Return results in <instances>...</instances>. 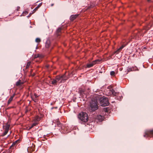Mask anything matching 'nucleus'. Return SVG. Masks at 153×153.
<instances>
[{"instance_id":"obj_1","label":"nucleus","mask_w":153,"mask_h":153,"mask_svg":"<svg viewBox=\"0 0 153 153\" xmlns=\"http://www.w3.org/2000/svg\"><path fill=\"white\" fill-rule=\"evenodd\" d=\"M95 98L97 101L100 102V105L102 106H106L109 105V102L108 99L101 95H95Z\"/></svg>"},{"instance_id":"obj_2","label":"nucleus","mask_w":153,"mask_h":153,"mask_svg":"<svg viewBox=\"0 0 153 153\" xmlns=\"http://www.w3.org/2000/svg\"><path fill=\"white\" fill-rule=\"evenodd\" d=\"M97 102V100H96L95 98V96H94L90 102V109L92 111H94L98 109Z\"/></svg>"},{"instance_id":"obj_3","label":"nucleus","mask_w":153,"mask_h":153,"mask_svg":"<svg viewBox=\"0 0 153 153\" xmlns=\"http://www.w3.org/2000/svg\"><path fill=\"white\" fill-rule=\"evenodd\" d=\"M78 117L81 121L85 123L87 121L88 119L87 114L84 112L80 113Z\"/></svg>"},{"instance_id":"obj_4","label":"nucleus","mask_w":153,"mask_h":153,"mask_svg":"<svg viewBox=\"0 0 153 153\" xmlns=\"http://www.w3.org/2000/svg\"><path fill=\"white\" fill-rule=\"evenodd\" d=\"M106 94L108 96L113 95V96H116L118 94L117 92H115L113 88L111 86H108L106 90Z\"/></svg>"},{"instance_id":"obj_5","label":"nucleus","mask_w":153,"mask_h":153,"mask_svg":"<svg viewBox=\"0 0 153 153\" xmlns=\"http://www.w3.org/2000/svg\"><path fill=\"white\" fill-rule=\"evenodd\" d=\"M65 76V74L62 76L59 75L57 76L56 77V79L57 81L59 83H62L66 80Z\"/></svg>"},{"instance_id":"obj_6","label":"nucleus","mask_w":153,"mask_h":153,"mask_svg":"<svg viewBox=\"0 0 153 153\" xmlns=\"http://www.w3.org/2000/svg\"><path fill=\"white\" fill-rule=\"evenodd\" d=\"M144 137H153V130H146L145 131V134L144 135Z\"/></svg>"},{"instance_id":"obj_7","label":"nucleus","mask_w":153,"mask_h":153,"mask_svg":"<svg viewBox=\"0 0 153 153\" xmlns=\"http://www.w3.org/2000/svg\"><path fill=\"white\" fill-rule=\"evenodd\" d=\"M10 126V125L8 124H7L6 125L4 126L5 131V132L3 134V136L6 135L9 129Z\"/></svg>"},{"instance_id":"obj_8","label":"nucleus","mask_w":153,"mask_h":153,"mask_svg":"<svg viewBox=\"0 0 153 153\" xmlns=\"http://www.w3.org/2000/svg\"><path fill=\"white\" fill-rule=\"evenodd\" d=\"M98 61V60H95L90 63L87 64V67L90 68L92 67L94 65L97 63V62Z\"/></svg>"},{"instance_id":"obj_9","label":"nucleus","mask_w":153,"mask_h":153,"mask_svg":"<svg viewBox=\"0 0 153 153\" xmlns=\"http://www.w3.org/2000/svg\"><path fill=\"white\" fill-rule=\"evenodd\" d=\"M96 119L99 121H101L103 120L104 119V117L100 115H99L97 117Z\"/></svg>"},{"instance_id":"obj_10","label":"nucleus","mask_w":153,"mask_h":153,"mask_svg":"<svg viewBox=\"0 0 153 153\" xmlns=\"http://www.w3.org/2000/svg\"><path fill=\"white\" fill-rule=\"evenodd\" d=\"M125 45H122L117 50L114 52V54L116 53L118 54L120 52L121 50L125 47Z\"/></svg>"},{"instance_id":"obj_11","label":"nucleus","mask_w":153,"mask_h":153,"mask_svg":"<svg viewBox=\"0 0 153 153\" xmlns=\"http://www.w3.org/2000/svg\"><path fill=\"white\" fill-rule=\"evenodd\" d=\"M78 16V15H71L70 17V19L71 21H73Z\"/></svg>"},{"instance_id":"obj_12","label":"nucleus","mask_w":153,"mask_h":153,"mask_svg":"<svg viewBox=\"0 0 153 153\" xmlns=\"http://www.w3.org/2000/svg\"><path fill=\"white\" fill-rule=\"evenodd\" d=\"M42 5V3L39 4L33 10V13H34L35 11L37 10L38 9L39 7Z\"/></svg>"},{"instance_id":"obj_13","label":"nucleus","mask_w":153,"mask_h":153,"mask_svg":"<svg viewBox=\"0 0 153 153\" xmlns=\"http://www.w3.org/2000/svg\"><path fill=\"white\" fill-rule=\"evenodd\" d=\"M118 93V94H117V95L116 96H117L116 97V99L119 100H121L123 97L121 95H120L119 94V93Z\"/></svg>"},{"instance_id":"obj_14","label":"nucleus","mask_w":153,"mask_h":153,"mask_svg":"<svg viewBox=\"0 0 153 153\" xmlns=\"http://www.w3.org/2000/svg\"><path fill=\"white\" fill-rule=\"evenodd\" d=\"M58 82L57 81V80L55 78V79H53L52 80V81H51V83L53 85H55L56 84V83Z\"/></svg>"},{"instance_id":"obj_15","label":"nucleus","mask_w":153,"mask_h":153,"mask_svg":"<svg viewBox=\"0 0 153 153\" xmlns=\"http://www.w3.org/2000/svg\"><path fill=\"white\" fill-rule=\"evenodd\" d=\"M38 57L39 58H41L42 57V56L40 55L39 54H36L34 56V58H36Z\"/></svg>"},{"instance_id":"obj_16","label":"nucleus","mask_w":153,"mask_h":153,"mask_svg":"<svg viewBox=\"0 0 153 153\" xmlns=\"http://www.w3.org/2000/svg\"><path fill=\"white\" fill-rule=\"evenodd\" d=\"M13 96H11L10 97V98H9V100H8V104H9V103H10L11 102V101L13 100Z\"/></svg>"},{"instance_id":"obj_17","label":"nucleus","mask_w":153,"mask_h":153,"mask_svg":"<svg viewBox=\"0 0 153 153\" xmlns=\"http://www.w3.org/2000/svg\"><path fill=\"white\" fill-rule=\"evenodd\" d=\"M32 98L33 99V100L34 101V102H38V100L37 98H34V97H32Z\"/></svg>"},{"instance_id":"obj_18","label":"nucleus","mask_w":153,"mask_h":153,"mask_svg":"<svg viewBox=\"0 0 153 153\" xmlns=\"http://www.w3.org/2000/svg\"><path fill=\"white\" fill-rule=\"evenodd\" d=\"M30 64V62H27V64L26 66V68H27L29 67Z\"/></svg>"},{"instance_id":"obj_19","label":"nucleus","mask_w":153,"mask_h":153,"mask_svg":"<svg viewBox=\"0 0 153 153\" xmlns=\"http://www.w3.org/2000/svg\"><path fill=\"white\" fill-rule=\"evenodd\" d=\"M132 68H129L127 69L128 72H129L131 71H134V69H132Z\"/></svg>"},{"instance_id":"obj_20","label":"nucleus","mask_w":153,"mask_h":153,"mask_svg":"<svg viewBox=\"0 0 153 153\" xmlns=\"http://www.w3.org/2000/svg\"><path fill=\"white\" fill-rule=\"evenodd\" d=\"M41 41L40 39L39 38H37L35 40V41L36 42H39Z\"/></svg>"},{"instance_id":"obj_21","label":"nucleus","mask_w":153,"mask_h":153,"mask_svg":"<svg viewBox=\"0 0 153 153\" xmlns=\"http://www.w3.org/2000/svg\"><path fill=\"white\" fill-rule=\"evenodd\" d=\"M28 13L27 11H25V12H23L22 15L23 16H25L26 15H27V14Z\"/></svg>"},{"instance_id":"obj_22","label":"nucleus","mask_w":153,"mask_h":153,"mask_svg":"<svg viewBox=\"0 0 153 153\" xmlns=\"http://www.w3.org/2000/svg\"><path fill=\"white\" fill-rule=\"evenodd\" d=\"M110 74L111 76H114L115 75V72L114 71H111L110 73Z\"/></svg>"},{"instance_id":"obj_23","label":"nucleus","mask_w":153,"mask_h":153,"mask_svg":"<svg viewBox=\"0 0 153 153\" xmlns=\"http://www.w3.org/2000/svg\"><path fill=\"white\" fill-rule=\"evenodd\" d=\"M16 85L17 86L19 85H20V82L19 81H18L16 83Z\"/></svg>"},{"instance_id":"obj_24","label":"nucleus","mask_w":153,"mask_h":153,"mask_svg":"<svg viewBox=\"0 0 153 153\" xmlns=\"http://www.w3.org/2000/svg\"><path fill=\"white\" fill-rule=\"evenodd\" d=\"M36 125V123H33L32 125L31 126V127H30V128H31L33 127L34 126H35Z\"/></svg>"},{"instance_id":"obj_25","label":"nucleus","mask_w":153,"mask_h":153,"mask_svg":"<svg viewBox=\"0 0 153 153\" xmlns=\"http://www.w3.org/2000/svg\"><path fill=\"white\" fill-rule=\"evenodd\" d=\"M33 97H34V98H37L38 97V96L36 94H34Z\"/></svg>"},{"instance_id":"obj_26","label":"nucleus","mask_w":153,"mask_h":153,"mask_svg":"<svg viewBox=\"0 0 153 153\" xmlns=\"http://www.w3.org/2000/svg\"><path fill=\"white\" fill-rule=\"evenodd\" d=\"M132 69H134V71L136 70L137 69V67H132Z\"/></svg>"},{"instance_id":"obj_27","label":"nucleus","mask_w":153,"mask_h":153,"mask_svg":"<svg viewBox=\"0 0 153 153\" xmlns=\"http://www.w3.org/2000/svg\"><path fill=\"white\" fill-rule=\"evenodd\" d=\"M61 30V29L60 28H59L57 30V31L58 32H59Z\"/></svg>"},{"instance_id":"obj_28","label":"nucleus","mask_w":153,"mask_h":153,"mask_svg":"<svg viewBox=\"0 0 153 153\" xmlns=\"http://www.w3.org/2000/svg\"><path fill=\"white\" fill-rule=\"evenodd\" d=\"M47 81H48L47 83H48V82H49V83H51V81H50L49 80H47Z\"/></svg>"},{"instance_id":"obj_29","label":"nucleus","mask_w":153,"mask_h":153,"mask_svg":"<svg viewBox=\"0 0 153 153\" xmlns=\"http://www.w3.org/2000/svg\"><path fill=\"white\" fill-rule=\"evenodd\" d=\"M46 48H48V47H49V45H46Z\"/></svg>"},{"instance_id":"obj_30","label":"nucleus","mask_w":153,"mask_h":153,"mask_svg":"<svg viewBox=\"0 0 153 153\" xmlns=\"http://www.w3.org/2000/svg\"><path fill=\"white\" fill-rule=\"evenodd\" d=\"M80 91V94H82V92H83V91L82 90V91Z\"/></svg>"},{"instance_id":"obj_31","label":"nucleus","mask_w":153,"mask_h":153,"mask_svg":"<svg viewBox=\"0 0 153 153\" xmlns=\"http://www.w3.org/2000/svg\"><path fill=\"white\" fill-rule=\"evenodd\" d=\"M20 7H19L18 6L17 7V10H19V9H20Z\"/></svg>"},{"instance_id":"obj_32","label":"nucleus","mask_w":153,"mask_h":153,"mask_svg":"<svg viewBox=\"0 0 153 153\" xmlns=\"http://www.w3.org/2000/svg\"><path fill=\"white\" fill-rule=\"evenodd\" d=\"M107 110L106 109H105V112H107Z\"/></svg>"},{"instance_id":"obj_33","label":"nucleus","mask_w":153,"mask_h":153,"mask_svg":"<svg viewBox=\"0 0 153 153\" xmlns=\"http://www.w3.org/2000/svg\"><path fill=\"white\" fill-rule=\"evenodd\" d=\"M12 147V146H10V148L11 149Z\"/></svg>"},{"instance_id":"obj_34","label":"nucleus","mask_w":153,"mask_h":153,"mask_svg":"<svg viewBox=\"0 0 153 153\" xmlns=\"http://www.w3.org/2000/svg\"><path fill=\"white\" fill-rule=\"evenodd\" d=\"M151 0H148V2H149Z\"/></svg>"},{"instance_id":"obj_35","label":"nucleus","mask_w":153,"mask_h":153,"mask_svg":"<svg viewBox=\"0 0 153 153\" xmlns=\"http://www.w3.org/2000/svg\"><path fill=\"white\" fill-rule=\"evenodd\" d=\"M53 4H51V6H53Z\"/></svg>"},{"instance_id":"obj_36","label":"nucleus","mask_w":153,"mask_h":153,"mask_svg":"<svg viewBox=\"0 0 153 153\" xmlns=\"http://www.w3.org/2000/svg\"><path fill=\"white\" fill-rule=\"evenodd\" d=\"M59 124H60V123L59 122V123H57V124H58V125H59Z\"/></svg>"},{"instance_id":"obj_37","label":"nucleus","mask_w":153,"mask_h":153,"mask_svg":"<svg viewBox=\"0 0 153 153\" xmlns=\"http://www.w3.org/2000/svg\"><path fill=\"white\" fill-rule=\"evenodd\" d=\"M63 133H65V132H63Z\"/></svg>"}]
</instances>
